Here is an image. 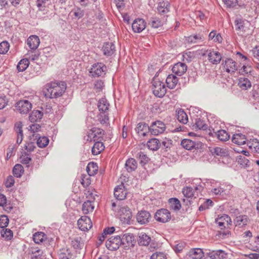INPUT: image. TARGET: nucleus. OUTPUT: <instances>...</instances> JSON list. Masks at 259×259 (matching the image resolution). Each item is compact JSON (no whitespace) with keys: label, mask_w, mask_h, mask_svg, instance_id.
I'll return each instance as SVG.
<instances>
[{"label":"nucleus","mask_w":259,"mask_h":259,"mask_svg":"<svg viewBox=\"0 0 259 259\" xmlns=\"http://www.w3.org/2000/svg\"><path fill=\"white\" fill-rule=\"evenodd\" d=\"M45 96L49 98H57L63 95L66 90V84L63 81L51 82L46 85Z\"/></svg>","instance_id":"obj_1"},{"label":"nucleus","mask_w":259,"mask_h":259,"mask_svg":"<svg viewBox=\"0 0 259 259\" xmlns=\"http://www.w3.org/2000/svg\"><path fill=\"white\" fill-rule=\"evenodd\" d=\"M117 215L122 224L130 225L133 221L132 212L127 206L120 207L117 211Z\"/></svg>","instance_id":"obj_2"},{"label":"nucleus","mask_w":259,"mask_h":259,"mask_svg":"<svg viewBox=\"0 0 259 259\" xmlns=\"http://www.w3.org/2000/svg\"><path fill=\"white\" fill-rule=\"evenodd\" d=\"M236 30L239 31L240 35L247 36L251 34V30L249 29L250 23L246 20L237 19L235 21Z\"/></svg>","instance_id":"obj_3"},{"label":"nucleus","mask_w":259,"mask_h":259,"mask_svg":"<svg viewBox=\"0 0 259 259\" xmlns=\"http://www.w3.org/2000/svg\"><path fill=\"white\" fill-rule=\"evenodd\" d=\"M152 90L153 94L158 98H162L166 92L164 83L155 78H153L152 81Z\"/></svg>","instance_id":"obj_4"},{"label":"nucleus","mask_w":259,"mask_h":259,"mask_svg":"<svg viewBox=\"0 0 259 259\" xmlns=\"http://www.w3.org/2000/svg\"><path fill=\"white\" fill-rule=\"evenodd\" d=\"M107 71L106 66L103 63L98 62L94 64L90 70V75L93 77L101 76L105 74Z\"/></svg>","instance_id":"obj_5"},{"label":"nucleus","mask_w":259,"mask_h":259,"mask_svg":"<svg viewBox=\"0 0 259 259\" xmlns=\"http://www.w3.org/2000/svg\"><path fill=\"white\" fill-rule=\"evenodd\" d=\"M155 219L160 223H166L171 219L170 211L167 209L161 208L156 211L154 214Z\"/></svg>","instance_id":"obj_6"},{"label":"nucleus","mask_w":259,"mask_h":259,"mask_svg":"<svg viewBox=\"0 0 259 259\" xmlns=\"http://www.w3.org/2000/svg\"><path fill=\"white\" fill-rule=\"evenodd\" d=\"M120 235L112 236L106 242V246L110 250H117L121 246Z\"/></svg>","instance_id":"obj_7"},{"label":"nucleus","mask_w":259,"mask_h":259,"mask_svg":"<svg viewBox=\"0 0 259 259\" xmlns=\"http://www.w3.org/2000/svg\"><path fill=\"white\" fill-rule=\"evenodd\" d=\"M105 132L101 128H92L89 133L88 138L91 141H103Z\"/></svg>","instance_id":"obj_8"},{"label":"nucleus","mask_w":259,"mask_h":259,"mask_svg":"<svg viewBox=\"0 0 259 259\" xmlns=\"http://www.w3.org/2000/svg\"><path fill=\"white\" fill-rule=\"evenodd\" d=\"M137 222L140 225H146L149 223L151 220L150 213L145 210L139 211L136 216Z\"/></svg>","instance_id":"obj_9"},{"label":"nucleus","mask_w":259,"mask_h":259,"mask_svg":"<svg viewBox=\"0 0 259 259\" xmlns=\"http://www.w3.org/2000/svg\"><path fill=\"white\" fill-rule=\"evenodd\" d=\"M149 128H150V133L156 136L163 133L166 129V126L164 122L157 120L153 122Z\"/></svg>","instance_id":"obj_10"},{"label":"nucleus","mask_w":259,"mask_h":259,"mask_svg":"<svg viewBox=\"0 0 259 259\" xmlns=\"http://www.w3.org/2000/svg\"><path fill=\"white\" fill-rule=\"evenodd\" d=\"M97 195L94 194L93 193H90L87 196L89 200L85 201L82 206V211L83 213L88 214L90 212H92L94 209V206L93 205L92 202L95 200V196Z\"/></svg>","instance_id":"obj_11"},{"label":"nucleus","mask_w":259,"mask_h":259,"mask_svg":"<svg viewBox=\"0 0 259 259\" xmlns=\"http://www.w3.org/2000/svg\"><path fill=\"white\" fill-rule=\"evenodd\" d=\"M120 236L121 245L125 249L133 247L135 243L134 236L133 234L126 233Z\"/></svg>","instance_id":"obj_12"},{"label":"nucleus","mask_w":259,"mask_h":259,"mask_svg":"<svg viewBox=\"0 0 259 259\" xmlns=\"http://www.w3.org/2000/svg\"><path fill=\"white\" fill-rule=\"evenodd\" d=\"M79 229L82 231H86L92 227V223L91 219L87 216H82L77 221Z\"/></svg>","instance_id":"obj_13"},{"label":"nucleus","mask_w":259,"mask_h":259,"mask_svg":"<svg viewBox=\"0 0 259 259\" xmlns=\"http://www.w3.org/2000/svg\"><path fill=\"white\" fill-rule=\"evenodd\" d=\"M127 193L128 191L125 189V186L123 183L117 186L114 189V195L117 200H124L125 199Z\"/></svg>","instance_id":"obj_14"},{"label":"nucleus","mask_w":259,"mask_h":259,"mask_svg":"<svg viewBox=\"0 0 259 259\" xmlns=\"http://www.w3.org/2000/svg\"><path fill=\"white\" fill-rule=\"evenodd\" d=\"M17 109L21 114H27L32 108L31 103L28 100H20L16 103Z\"/></svg>","instance_id":"obj_15"},{"label":"nucleus","mask_w":259,"mask_h":259,"mask_svg":"<svg viewBox=\"0 0 259 259\" xmlns=\"http://www.w3.org/2000/svg\"><path fill=\"white\" fill-rule=\"evenodd\" d=\"M182 146L185 149L191 150L193 149H199L202 146V143L200 142H196L190 139H183L181 142Z\"/></svg>","instance_id":"obj_16"},{"label":"nucleus","mask_w":259,"mask_h":259,"mask_svg":"<svg viewBox=\"0 0 259 259\" xmlns=\"http://www.w3.org/2000/svg\"><path fill=\"white\" fill-rule=\"evenodd\" d=\"M223 67L226 72L234 73L237 70V63L231 58H227L223 60Z\"/></svg>","instance_id":"obj_17"},{"label":"nucleus","mask_w":259,"mask_h":259,"mask_svg":"<svg viewBox=\"0 0 259 259\" xmlns=\"http://www.w3.org/2000/svg\"><path fill=\"white\" fill-rule=\"evenodd\" d=\"M215 223L220 227L221 230H223L231 225L232 221L228 215L224 214L216 219Z\"/></svg>","instance_id":"obj_18"},{"label":"nucleus","mask_w":259,"mask_h":259,"mask_svg":"<svg viewBox=\"0 0 259 259\" xmlns=\"http://www.w3.org/2000/svg\"><path fill=\"white\" fill-rule=\"evenodd\" d=\"M146 23L141 18L135 19L132 23L133 30L136 33H140L146 28Z\"/></svg>","instance_id":"obj_19"},{"label":"nucleus","mask_w":259,"mask_h":259,"mask_svg":"<svg viewBox=\"0 0 259 259\" xmlns=\"http://www.w3.org/2000/svg\"><path fill=\"white\" fill-rule=\"evenodd\" d=\"M148 124L144 122H140L135 129L139 136L145 137L150 133V128Z\"/></svg>","instance_id":"obj_20"},{"label":"nucleus","mask_w":259,"mask_h":259,"mask_svg":"<svg viewBox=\"0 0 259 259\" xmlns=\"http://www.w3.org/2000/svg\"><path fill=\"white\" fill-rule=\"evenodd\" d=\"M250 220L246 215H240L237 216L234 220V224L235 226L239 228H242L247 225L249 222Z\"/></svg>","instance_id":"obj_21"},{"label":"nucleus","mask_w":259,"mask_h":259,"mask_svg":"<svg viewBox=\"0 0 259 259\" xmlns=\"http://www.w3.org/2000/svg\"><path fill=\"white\" fill-rule=\"evenodd\" d=\"M227 255L224 251L218 250L209 252L204 259H226Z\"/></svg>","instance_id":"obj_22"},{"label":"nucleus","mask_w":259,"mask_h":259,"mask_svg":"<svg viewBox=\"0 0 259 259\" xmlns=\"http://www.w3.org/2000/svg\"><path fill=\"white\" fill-rule=\"evenodd\" d=\"M187 69V66L185 63L182 62H178L174 65L172 68V72L175 74L179 76H181L186 72Z\"/></svg>","instance_id":"obj_23"},{"label":"nucleus","mask_w":259,"mask_h":259,"mask_svg":"<svg viewBox=\"0 0 259 259\" xmlns=\"http://www.w3.org/2000/svg\"><path fill=\"white\" fill-rule=\"evenodd\" d=\"M222 58L221 54L219 52L210 50L208 54V60L213 64L220 63Z\"/></svg>","instance_id":"obj_24"},{"label":"nucleus","mask_w":259,"mask_h":259,"mask_svg":"<svg viewBox=\"0 0 259 259\" xmlns=\"http://www.w3.org/2000/svg\"><path fill=\"white\" fill-rule=\"evenodd\" d=\"M102 50L105 56H111L115 51V47L112 42H106L104 43Z\"/></svg>","instance_id":"obj_25"},{"label":"nucleus","mask_w":259,"mask_h":259,"mask_svg":"<svg viewBox=\"0 0 259 259\" xmlns=\"http://www.w3.org/2000/svg\"><path fill=\"white\" fill-rule=\"evenodd\" d=\"M189 259H201L204 256V253L200 248L191 249L187 254Z\"/></svg>","instance_id":"obj_26"},{"label":"nucleus","mask_w":259,"mask_h":259,"mask_svg":"<svg viewBox=\"0 0 259 259\" xmlns=\"http://www.w3.org/2000/svg\"><path fill=\"white\" fill-rule=\"evenodd\" d=\"M32 137L34 140H37V145L40 148H44L49 144V140L47 137H40L37 134H33Z\"/></svg>","instance_id":"obj_27"},{"label":"nucleus","mask_w":259,"mask_h":259,"mask_svg":"<svg viewBox=\"0 0 259 259\" xmlns=\"http://www.w3.org/2000/svg\"><path fill=\"white\" fill-rule=\"evenodd\" d=\"M27 43L31 50H35L40 44L39 38L36 35H31L28 38Z\"/></svg>","instance_id":"obj_28"},{"label":"nucleus","mask_w":259,"mask_h":259,"mask_svg":"<svg viewBox=\"0 0 259 259\" xmlns=\"http://www.w3.org/2000/svg\"><path fill=\"white\" fill-rule=\"evenodd\" d=\"M59 259H73V254L69 248H61L58 252Z\"/></svg>","instance_id":"obj_29"},{"label":"nucleus","mask_w":259,"mask_h":259,"mask_svg":"<svg viewBox=\"0 0 259 259\" xmlns=\"http://www.w3.org/2000/svg\"><path fill=\"white\" fill-rule=\"evenodd\" d=\"M92 148V153L94 155L99 154L105 149V146L102 141H95Z\"/></svg>","instance_id":"obj_30"},{"label":"nucleus","mask_w":259,"mask_h":259,"mask_svg":"<svg viewBox=\"0 0 259 259\" xmlns=\"http://www.w3.org/2000/svg\"><path fill=\"white\" fill-rule=\"evenodd\" d=\"M71 245L76 251H78L83 247L84 242L80 237H76L72 239Z\"/></svg>","instance_id":"obj_31"},{"label":"nucleus","mask_w":259,"mask_h":259,"mask_svg":"<svg viewBox=\"0 0 259 259\" xmlns=\"http://www.w3.org/2000/svg\"><path fill=\"white\" fill-rule=\"evenodd\" d=\"M42 251L38 247H32L28 249V254L31 255V259H43Z\"/></svg>","instance_id":"obj_32"},{"label":"nucleus","mask_w":259,"mask_h":259,"mask_svg":"<svg viewBox=\"0 0 259 259\" xmlns=\"http://www.w3.org/2000/svg\"><path fill=\"white\" fill-rule=\"evenodd\" d=\"M246 141V136L242 134H234L232 138V141L238 145L245 144Z\"/></svg>","instance_id":"obj_33"},{"label":"nucleus","mask_w":259,"mask_h":259,"mask_svg":"<svg viewBox=\"0 0 259 259\" xmlns=\"http://www.w3.org/2000/svg\"><path fill=\"white\" fill-rule=\"evenodd\" d=\"M151 241V237L145 233L139 234L138 244L141 246H147Z\"/></svg>","instance_id":"obj_34"},{"label":"nucleus","mask_w":259,"mask_h":259,"mask_svg":"<svg viewBox=\"0 0 259 259\" xmlns=\"http://www.w3.org/2000/svg\"><path fill=\"white\" fill-rule=\"evenodd\" d=\"M149 149L153 151H157L160 148V140L156 138L150 139L147 143Z\"/></svg>","instance_id":"obj_35"},{"label":"nucleus","mask_w":259,"mask_h":259,"mask_svg":"<svg viewBox=\"0 0 259 259\" xmlns=\"http://www.w3.org/2000/svg\"><path fill=\"white\" fill-rule=\"evenodd\" d=\"M168 203L170 209L178 211L181 208V204L180 200L177 198H171L168 199Z\"/></svg>","instance_id":"obj_36"},{"label":"nucleus","mask_w":259,"mask_h":259,"mask_svg":"<svg viewBox=\"0 0 259 259\" xmlns=\"http://www.w3.org/2000/svg\"><path fill=\"white\" fill-rule=\"evenodd\" d=\"M204 38L202 34H196L187 37L186 40L189 44H196L202 42Z\"/></svg>","instance_id":"obj_37"},{"label":"nucleus","mask_w":259,"mask_h":259,"mask_svg":"<svg viewBox=\"0 0 259 259\" xmlns=\"http://www.w3.org/2000/svg\"><path fill=\"white\" fill-rule=\"evenodd\" d=\"M43 113L39 110H33L29 116V119L31 122L39 121L43 116Z\"/></svg>","instance_id":"obj_38"},{"label":"nucleus","mask_w":259,"mask_h":259,"mask_svg":"<svg viewBox=\"0 0 259 259\" xmlns=\"http://www.w3.org/2000/svg\"><path fill=\"white\" fill-rule=\"evenodd\" d=\"M178 82V78L173 74H169L166 78L167 87L170 89H174Z\"/></svg>","instance_id":"obj_39"},{"label":"nucleus","mask_w":259,"mask_h":259,"mask_svg":"<svg viewBox=\"0 0 259 259\" xmlns=\"http://www.w3.org/2000/svg\"><path fill=\"white\" fill-rule=\"evenodd\" d=\"M109 104L105 98H102L99 100L98 107L100 113H106L109 109Z\"/></svg>","instance_id":"obj_40"},{"label":"nucleus","mask_w":259,"mask_h":259,"mask_svg":"<svg viewBox=\"0 0 259 259\" xmlns=\"http://www.w3.org/2000/svg\"><path fill=\"white\" fill-rule=\"evenodd\" d=\"M125 166L127 171L131 172L135 171L137 169V162L134 158H128L125 162Z\"/></svg>","instance_id":"obj_41"},{"label":"nucleus","mask_w":259,"mask_h":259,"mask_svg":"<svg viewBox=\"0 0 259 259\" xmlns=\"http://www.w3.org/2000/svg\"><path fill=\"white\" fill-rule=\"evenodd\" d=\"M86 170L90 176H94L98 171V166L96 163L90 162L88 163Z\"/></svg>","instance_id":"obj_42"},{"label":"nucleus","mask_w":259,"mask_h":259,"mask_svg":"<svg viewBox=\"0 0 259 259\" xmlns=\"http://www.w3.org/2000/svg\"><path fill=\"white\" fill-rule=\"evenodd\" d=\"M172 145V141L168 138H164L160 140V148L164 152L170 150Z\"/></svg>","instance_id":"obj_43"},{"label":"nucleus","mask_w":259,"mask_h":259,"mask_svg":"<svg viewBox=\"0 0 259 259\" xmlns=\"http://www.w3.org/2000/svg\"><path fill=\"white\" fill-rule=\"evenodd\" d=\"M177 117L178 121L183 124H186L188 121V116L184 111V110L182 109H179L177 110Z\"/></svg>","instance_id":"obj_44"},{"label":"nucleus","mask_w":259,"mask_h":259,"mask_svg":"<svg viewBox=\"0 0 259 259\" xmlns=\"http://www.w3.org/2000/svg\"><path fill=\"white\" fill-rule=\"evenodd\" d=\"M0 233L1 238L6 241H10L13 237V231L9 229H3Z\"/></svg>","instance_id":"obj_45"},{"label":"nucleus","mask_w":259,"mask_h":259,"mask_svg":"<svg viewBox=\"0 0 259 259\" xmlns=\"http://www.w3.org/2000/svg\"><path fill=\"white\" fill-rule=\"evenodd\" d=\"M47 238V235L42 232H37L33 235V239L35 243L39 244L43 242Z\"/></svg>","instance_id":"obj_46"},{"label":"nucleus","mask_w":259,"mask_h":259,"mask_svg":"<svg viewBox=\"0 0 259 259\" xmlns=\"http://www.w3.org/2000/svg\"><path fill=\"white\" fill-rule=\"evenodd\" d=\"M217 138L221 141L225 142L228 141L230 138L229 134L224 130L218 131L215 133Z\"/></svg>","instance_id":"obj_47"},{"label":"nucleus","mask_w":259,"mask_h":259,"mask_svg":"<svg viewBox=\"0 0 259 259\" xmlns=\"http://www.w3.org/2000/svg\"><path fill=\"white\" fill-rule=\"evenodd\" d=\"M182 192L184 195L188 198H196V196L195 195L198 196V193L196 192V194H195L193 188L191 187H186L184 188Z\"/></svg>","instance_id":"obj_48"},{"label":"nucleus","mask_w":259,"mask_h":259,"mask_svg":"<svg viewBox=\"0 0 259 259\" xmlns=\"http://www.w3.org/2000/svg\"><path fill=\"white\" fill-rule=\"evenodd\" d=\"M29 61L28 59H21L18 63L17 68L19 72L25 71L29 65Z\"/></svg>","instance_id":"obj_49"},{"label":"nucleus","mask_w":259,"mask_h":259,"mask_svg":"<svg viewBox=\"0 0 259 259\" xmlns=\"http://www.w3.org/2000/svg\"><path fill=\"white\" fill-rule=\"evenodd\" d=\"M136 157L139 161V163L142 165H144L147 164L150 160L147 155L145 154L144 152L142 151H140L137 153Z\"/></svg>","instance_id":"obj_50"},{"label":"nucleus","mask_w":259,"mask_h":259,"mask_svg":"<svg viewBox=\"0 0 259 259\" xmlns=\"http://www.w3.org/2000/svg\"><path fill=\"white\" fill-rule=\"evenodd\" d=\"M24 173L23 167L20 164H16L13 168V174L15 177L20 178Z\"/></svg>","instance_id":"obj_51"},{"label":"nucleus","mask_w":259,"mask_h":259,"mask_svg":"<svg viewBox=\"0 0 259 259\" xmlns=\"http://www.w3.org/2000/svg\"><path fill=\"white\" fill-rule=\"evenodd\" d=\"M22 126L23 124L21 121L16 122L14 125V131L17 134V137H20L21 141H22L23 139Z\"/></svg>","instance_id":"obj_52"},{"label":"nucleus","mask_w":259,"mask_h":259,"mask_svg":"<svg viewBox=\"0 0 259 259\" xmlns=\"http://www.w3.org/2000/svg\"><path fill=\"white\" fill-rule=\"evenodd\" d=\"M20 160L21 163L23 164H26L27 166H29L30 162L32 160L29 154L26 152H24L20 156Z\"/></svg>","instance_id":"obj_53"},{"label":"nucleus","mask_w":259,"mask_h":259,"mask_svg":"<svg viewBox=\"0 0 259 259\" xmlns=\"http://www.w3.org/2000/svg\"><path fill=\"white\" fill-rule=\"evenodd\" d=\"M168 7H169V4L167 3H160L157 8L158 13L161 15H163L169 11Z\"/></svg>","instance_id":"obj_54"},{"label":"nucleus","mask_w":259,"mask_h":259,"mask_svg":"<svg viewBox=\"0 0 259 259\" xmlns=\"http://www.w3.org/2000/svg\"><path fill=\"white\" fill-rule=\"evenodd\" d=\"M238 84L239 87L243 90H246L251 87V82L246 78H241L239 79Z\"/></svg>","instance_id":"obj_55"},{"label":"nucleus","mask_w":259,"mask_h":259,"mask_svg":"<svg viewBox=\"0 0 259 259\" xmlns=\"http://www.w3.org/2000/svg\"><path fill=\"white\" fill-rule=\"evenodd\" d=\"M247 145L250 149L257 153H259V141L256 139H252L251 141L248 143Z\"/></svg>","instance_id":"obj_56"},{"label":"nucleus","mask_w":259,"mask_h":259,"mask_svg":"<svg viewBox=\"0 0 259 259\" xmlns=\"http://www.w3.org/2000/svg\"><path fill=\"white\" fill-rule=\"evenodd\" d=\"M253 70L251 66L249 64L243 65L241 69H240V72L242 74H248L252 75L253 74Z\"/></svg>","instance_id":"obj_57"},{"label":"nucleus","mask_w":259,"mask_h":259,"mask_svg":"<svg viewBox=\"0 0 259 259\" xmlns=\"http://www.w3.org/2000/svg\"><path fill=\"white\" fill-rule=\"evenodd\" d=\"M151 27L154 28H157L163 25L162 22L160 19L157 17L151 18L150 23Z\"/></svg>","instance_id":"obj_58"},{"label":"nucleus","mask_w":259,"mask_h":259,"mask_svg":"<svg viewBox=\"0 0 259 259\" xmlns=\"http://www.w3.org/2000/svg\"><path fill=\"white\" fill-rule=\"evenodd\" d=\"M10 45L7 41H3L0 43V54H6L9 50Z\"/></svg>","instance_id":"obj_59"},{"label":"nucleus","mask_w":259,"mask_h":259,"mask_svg":"<svg viewBox=\"0 0 259 259\" xmlns=\"http://www.w3.org/2000/svg\"><path fill=\"white\" fill-rule=\"evenodd\" d=\"M195 126L197 128L203 130H205L207 128V125L206 124L204 123V121L200 118L196 119L195 123Z\"/></svg>","instance_id":"obj_60"},{"label":"nucleus","mask_w":259,"mask_h":259,"mask_svg":"<svg viewBox=\"0 0 259 259\" xmlns=\"http://www.w3.org/2000/svg\"><path fill=\"white\" fill-rule=\"evenodd\" d=\"M9 223V220L7 216L5 215H2L0 216V228L3 229H6Z\"/></svg>","instance_id":"obj_61"},{"label":"nucleus","mask_w":259,"mask_h":259,"mask_svg":"<svg viewBox=\"0 0 259 259\" xmlns=\"http://www.w3.org/2000/svg\"><path fill=\"white\" fill-rule=\"evenodd\" d=\"M213 203L211 200L208 199L199 207V210L201 211L208 209L210 206H212L213 205Z\"/></svg>","instance_id":"obj_62"},{"label":"nucleus","mask_w":259,"mask_h":259,"mask_svg":"<svg viewBox=\"0 0 259 259\" xmlns=\"http://www.w3.org/2000/svg\"><path fill=\"white\" fill-rule=\"evenodd\" d=\"M211 152L213 154H215L221 156H224L226 154V150L220 147L214 148L211 151Z\"/></svg>","instance_id":"obj_63"},{"label":"nucleus","mask_w":259,"mask_h":259,"mask_svg":"<svg viewBox=\"0 0 259 259\" xmlns=\"http://www.w3.org/2000/svg\"><path fill=\"white\" fill-rule=\"evenodd\" d=\"M150 259H166V256L163 252H156L151 256Z\"/></svg>","instance_id":"obj_64"}]
</instances>
